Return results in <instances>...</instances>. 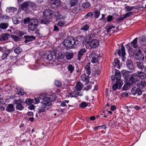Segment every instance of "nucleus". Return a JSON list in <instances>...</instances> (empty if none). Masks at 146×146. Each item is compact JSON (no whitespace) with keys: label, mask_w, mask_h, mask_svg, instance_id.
Instances as JSON below:
<instances>
[{"label":"nucleus","mask_w":146,"mask_h":146,"mask_svg":"<svg viewBox=\"0 0 146 146\" xmlns=\"http://www.w3.org/2000/svg\"><path fill=\"white\" fill-rule=\"evenodd\" d=\"M24 37L25 39L24 42L26 44L33 41L36 38L35 36H32L25 35Z\"/></svg>","instance_id":"13"},{"label":"nucleus","mask_w":146,"mask_h":146,"mask_svg":"<svg viewBox=\"0 0 146 146\" xmlns=\"http://www.w3.org/2000/svg\"><path fill=\"white\" fill-rule=\"evenodd\" d=\"M40 109L39 110L38 113L41 112H43L46 111V110H48V109L47 106H41Z\"/></svg>","instance_id":"34"},{"label":"nucleus","mask_w":146,"mask_h":146,"mask_svg":"<svg viewBox=\"0 0 146 146\" xmlns=\"http://www.w3.org/2000/svg\"><path fill=\"white\" fill-rule=\"evenodd\" d=\"M12 37L15 41H19L20 40V38L15 35H13Z\"/></svg>","instance_id":"61"},{"label":"nucleus","mask_w":146,"mask_h":146,"mask_svg":"<svg viewBox=\"0 0 146 146\" xmlns=\"http://www.w3.org/2000/svg\"><path fill=\"white\" fill-rule=\"evenodd\" d=\"M105 14H102V17L99 20V21H101L100 22L104 25L105 24L106 22V18L105 17Z\"/></svg>","instance_id":"32"},{"label":"nucleus","mask_w":146,"mask_h":146,"mask_svg":"<svg viewBox=\"0 0 146 146\" xmlns=\"http://www.w3.org/2000/svg\"><path fill=\"white\" fill-rule=\"evenodd\" d=\"M6 110L9 112H12L15 111L13 105L12 104H9L7 107Z\"/></svg>","instance_id":"20"},{"label":"nucleus","mask_w":146,"mask_h":146,"mask_svg":"<svg viewBox=\"0 0 146 146\" xmlns=\"http://www.w3.org/2000/svg\"><path fill=\"white\" fill-rule=\"evenodd\" d=\"M15 104L16 105V108L17 110L21 111L23 110L24 107L23 106V103L25 102L20 99L18 100H14Z\"/></svg>","instance_id":"6"},{"label":"nucleus","mask_w":146,"mask_h":146,"mask_svg":"<svg viewBox=\"0 0 146 146\" xmlns=\"http://www.w3.org/2000/svg\"><path fill=\"white\" fill-rule=\"evenodd\" d=\"M66 22L64 21H60L58 22L57 25L59 27H63V26L65 24Z\"/></svg>","instance_id":"50"},{"label":"nucleus","mask_w":146,"mask_h":146,"mask_svg":"<svg viewBox=\"0 0 146 146\" xmlns=\"http://www.w3.org/2000/svg\"><path fill=\"white\" fill-rule=\"evenodd\" d=\"M137 84L139 87V88L141 89H143L146 85V83L143 81H141L140 82L137 83Z\"/></svg>","instance_id":"26"},{"label":"nucleus","mask_w":146,"mask_h":146,"mask_svg":"<svg viewBox=\"0 0 146 146\" xmlns=\"http://www.w3.org/2000/svg\"><path fill=\"white\" fill-rule=\"evenodd\" d=\"M138 68L144 72H146V66H144L143 63L140 62H136Z\"/></svg>","instance_id":"14"},{"label":"nucleus","mask_w":146,"mask_h":146,"mask_svg":"<svg viewBox=\"0 0 146 146\" xmlns=\"http://www.w3.org/2000/svg\"><path fill=\"white\" fill-rule=\"evenodd\" d=\"M119 61L117 59L115 58L114 59L113 62V65L114 67L117 66V68H119Z\"/></svg>","instance_id":"33"},{"label":"nucleus","mask_w":146,"mask_h":146,"mask_svg":"<svg viewBox=\"0 0 146 146\" xmlns=\"http://www.w3.org/2000/svg\"><path fill=\"white\" fill-rule=\"evenodd\" d=\"M137 94L138 96L142 94V91L139 88H137Z\"/></svg>","instance_id":"64"},{"label":"nucleus","mask_w":146,"mask_h":146,"mask_svg":"<svg viewBox=\"0 0 146 146\" xmlns=\"http://www.w3.org/2000/svg\"><path fill=\"white\" fill-rule=\"evenodd\" d=\"M84 68L86 71V73L89 76L91 74V69L90 67V63L87 64L84 66Z\"/></svg>","instance_id":"28"},{"label":"nucleus","mask_w":146,"mask_h":146,"mask_svg":"<svg viewBox=\"0 0 146 146\" xmlns=\"http://www.w3.org/2000/svg\"><path fill=\"white\" fill-rule=\"evenodd\" d=\"M135 7L127 6L125 7V9L127 11H131Z\"/></svg>","instance_id":"53"},{"label":"nucleus","mask_w":146,"mask_h":146,"mask_svg":"<svg viewBox=\"0 0 146 146\" xmlns=\"http://www.w3.org/2000/svg\"><path fill=\"white\" fill-rule=\"evenodd\" d=\"M139 80L137 74H134L131 75L129 78V83L131 85H132V84H135Z\"/></svg>","instance_id":"10"},{"label":"nucleus","mask_w":146,"mask_h":146,"mask_svg":"<svg viewBox=\"0 0 146 146\" xmlns=\"http://www.w3.org/2000/svg\"><path fill=\"white\" fill-rule=\"evenodd\" d=\"M50 96L49 95L44 96L42 95L40 96V99L42 100L41 102V106H49L51 105L52 100Z\"/></svg>","instance_id":"3"},{"label":"nucleus","mask_w":146,"mask_h":146,"mask_svg":"<svg viewBox=\"0 0 146 146\" xmlns=\"http://www.w3.org/2000/svg\"><path fill=\"white\" fill-rule=\"evenodd\" d=\"M51 3L52 5L58 6L60 4V0H51Z\"/></svg>","instance_id":"35"},{"label":"nucleus","mask_w":146,"mask_h":146,"mask_svg":"<svg viewBox=\"0 0 146 146\" xmlns=\"http://www.w3.org/2000/svg\"><path fill=\"white\" fill-rule=\"evenodd\" d=\"M83 87V85L80 82H79L77 83L75 86L76 89L77 91H80Z\"/></svg>","instance_id":"21"},{"label":"nucleus","mask_w":146,"mask_h":146,"mask_svg":"<svg viewBox=\"0 0 146 146\" xmlns=\"http://www.w3.org/2000/svg\"><path fill=\"white\" fill-rule=\"evenodd\" d=\"M22 51V48L20 47H18L14 50L15 52L17 54H19Z\"/></svg>","instance_id":"41"},{"label":"nucleus","mask_w":146,"mask_h":146,"mask_svg":"<svg viewBox=\"0 0 146 146\" xmlns=\"http://www.w3.org/2000/svg\"><path fill=\"white\" fill-rule=\"evenodd\" d=\"M18 94L19 95H23L24 94L23 90V89H20L19 90L17 89Z\"/></svg>","instance_id":"62"},{"label":"nucleus","mask_w":146,"mask_h":146,"mask_svg":"<svg viewBox=\"0 0 146 146\" xmlns=\"http://www.w3.org/2000/svg\"><path fill=\"white\" fill-rule=\"evenodd\" d=\"M39 30L38 29L36 30L35 32V34L36 35V36L37 37H39L40 36V34L39 33Z\"/></svg>","instance_id":"59"},{"label":"nucleus","mask_w":146,"mask_h":146,"mask_svg":"<svg viewBox=\"0 0 146 146\" xmlns=\"http://www.w3.org/2000/svg\"><path fill=\"white\" fill-rule=\"evenodd\" d=\"M11 50H5L4 53L3 55V58H5L7 57L10 53Z\"/></svg>","instance_id":"38"},{"label":"nucleus","mask_w":146,"mask_h":146,"mask_svg":"<svg viewBox=\"0 0 146 146\" xmlns=\"http://www.w3.org/2000/svg\"><path fill=\"white\" fill-rule=\"evenodd\" d=\"M58 57L60 59H63L65 56L64 54L62 52H60L58 54Z\"/></svg>","instance_id":"54"},{"label":"nucleus","mask_w":146,"mask_h":146,"mask_svg":"<svg viewBox=\"0 0 146 146\" xmlns=\"http://www.w3.org/2000/svg\"><path fill=\"white\" fill-rule=\"evenodd\" d=\"M113 20V17L112 16L109 15L107 17V21L108 22H110Z\"/></svg>","instance_id":"58"},{"label":"nucleus","mask_w":146,"mask_h":146,"mask_svg":"<svg viewBox=\"0 0 146 146\" xmlns=\"http://www.w3.org/2000/svg\"><path fill=\"white\" fill-rule=\"evenodd\" d=\"M67 68L68 70V72L70 74L72 73L74 70V66L70 64L68 65Z\"/></svg>","instance_id":"22"},{"label":"nucleus","mask_w":146,"mask_h":146,"mask_svg":"<svg viewBox=\"0 0 146 146\" xmlns=\"http://www.w3.org/2000/svg\"><path fill=\"white\" fill-rule=\"evenodd\" d=\"M118 55L121 56L122 55V59L123 61H124L125 60V50L124 47L123 46V45L121 44V49H119L117 52Z\"/></svg>","instance_id":"9"},{"label":"nucleus","mask_w":146,"mask_h":146,"mask_svg":"<svg viewBox=\"0 0 146 146\" xmlns=\"http://www.w3.org/2000/svg\"><path fill=\"white\" fill-rule=\"evenodd\" d=\"M79 93L75 90L69 93L70 97L76 98L79 96Z\"/></svg>","instance_id":"29"},{"label":"nucleus","mask_w":146,"mask_h":146,"mask_svg":"<svg viewBox=\"0 0 146 146\" xmlns=\"http://www.w3.org/2000/svg\"><path fill=\"white\" fill-rule=\"evenodd\" d=\"M54 84L58 87H61L62 84L61 82L60 81L55 80L54 82Z\"/></svg>","instance_id":"46"},{"label":"nucleus","mask_w":146,"mask_h":146,"mask_svg":"<svg viewBox=\"0 0 146 146\" xmlns=\"http://www.w3.org/2000/svg\"><path fill=\"white\" fill-rule=\"evenodd\" d=\"M56 55L54 52H52L47 55L46 59L49 61L53 60L56 58Z\"/></svg>","instance_id":"15"},{"label":"nucleus","mask_w":146,"mask_h":146,"mask_svg":"<svg viewBox=\"0 0 146 146\" xmlns=\"http://www.w3.org/2000/svg\"><path fill=\"white\" fill-rule=\"evenodd\" d=\"M99 43L98 40L96 39H93L89 43L90 46L93 48H95L98 47Z\"/></svg>","instance_id":"11"},{"label":"nucleus","mask_w":146,"mask_h":146,"mask_svg":"<svg viewBox=\"0 0 146 146\" xmlns=\"http://www.w3.org/2000/svg\"><path fill=\"white\" fill-rule=\"evenodd\" d=\"M90 2H85L83 3L82 4V7L84 8H88L90 6Z\"/></svg>","instance_id":"39"},{"label":"nucleus","mask_w":146,"mask_h":146,"mask_svg":"<svg viewBox=\"0 0 146 146\" xmlns=\"http://www.w3.org/2000/svg\"><path fill=\"white\" fill-rule=\"evenodd\" d=\"M100 12L98 10H96L94 12V17L95 18H98L100 15Z\"/></svg>","instance_id":"52"},{"label":"nucleus","mask_w":146,"mask_h":146,"mask_svg":"<svg viewBox=\"0 0 146 146\" xmlns=\"http://www.w3.org/2000/svg\"><path fill=\"white\" fill-rule=\"evenodd\" d=\"M114 76V78L113 80L111 78L112 80H115V79L116 80V81H117L119 84V87H121L123 85V82L121 79V75L120 71L117 70H115Z\"/></svg>","instance_id":"5"},{"label":"nucleus","mask_w":146,"mask_h":146,"mask_svg":"<svg viewBox=\"0 0 146 146\" xmlns=\"http://www.w3.org/2000/svg\"><path fill=\"white\" fill-rule=\"evenodd\" d=\"M129 44H131L130 43H128V44L125 45L126 47L127 48L129 52H131V53H133V49L131 48Z\"/></svg>","instance_id":"49"},{"label":"nucleus","mask_w":146,"mask_h":146,"mask_svg":"<svg viewBox=\"0 0 146 146\" xmlns=\"http://www.w3.org/2000/svg\"><path fill=\"white\" fill-rule=\"evenodd\" d=\"M79 106L82 108L87 107L88 106L86 102H82L80 104Z\"/></svg>","instance_id":"56"},{"label":"nucleus","mask_w":146,"mask_h":146,"mask_svg":"<svg viewBox=\"0 0 146 146\" xmlns=\"http://www.w3.org/2000/svg\"><path fill=\"white\" fill-rule=\"evenodd\" d=\"M78 3V0H71L70 2V6L71 7L76 6Z\"/></svg>","instance_id":"37"},{"label":"nucleus","mask_w":146,"mask_h":146,"mask_svg":"<svg viewBox=\"0 0 146 146\" xmlns=\"http://www.w3.org/2000/svg\"><path fill=\"white\" fill-rule=\"evenodd\" d=\"M133 12L131 11H129L125 14H124L125 18L129 17L133 15Z\"/></svg>","instance_id":"55"},{"label":"nucleus","mask_w":146,"mask_h":146,"mask_svg":"<svg viewBox=\"0 0 146 146\" xmlns=\"http://www.w3.org/2000/svg\"><path fill=\"white\" fill-rule=\"evenodd\" d=\"M115 27L113 25H109L106 27V31L107 33H109L112 28H115Z\"/></svg>","instance_id":"44"},{"label":"nucleus","mask_w":146,"mask_h":146,"mask_svg":"<svg viewBox=\"0 0 146 146\" xmlns=\"http://www.w3.org/2000/svg\"><path fill=\"white\" fill-rule=\"evenodd\" d=\"M131 44H132V46L136 48L138 47V44H137V38H135L134 40L131 42Z\"/></svg>","instance_id":"30"},{"label":"nucleus","mask_w":146,"mask_h":146,"mask_svg":"<svg viewBox=\"0 0 146 146\" xmlns=\"http://www.w3.org/2000/svg\"><path fill=\"white\" fill-rule=\"evenodd\" d=\"M55 15L56 19H64L66 18L65 16L62 15V14H60V13L58 12H57L55 14Z\"/></svg>","instance_id":"25"},{"label":"nucleus","mask_w":146,"mask_h":146,"mask_svg":"<svg viewBox=\"0 0 146 146\" xmlns=\"http://www.w3.org/2000/svg\"><path fill=\"white\" fill-rule=\"evenodd\" d=\"M31 21V19L29 17H27L26 19H24L23 23L25 24H27L28 23L29 25V23Z\"/></svg>","instance_id":"51"},{"label":"nucleus","mask_w":146,"mask_h":146,"mask_svg":"<svg viewBox=\"0 0 146 146\" xmlns=\"http://www.w3.org/2000/svg\"><path fill=\"white\" fill-rule=\"evenodd\" d=\"M43 15L44 17L50 19L52 18L54 16L53 11L51 10L47 9H45L43 12Z\"/></svg>","instance_id":"7"},{"label":"nucleus","mask_w":146,"mask_h":146,"mask_svg":"<svg viewBox=\"0 0 146 146\" xmlns=\"http://www.w3.org/2000/svg\"><path fill=\"white\" fill-rule=\"evenodd\" d=\"M65 57L68 60L71 59L74 56V54L72 52H67L65 54Z\"/></svg>","instance_id":"27"},{"label":"nucleus","mask_w":146,"mask_h":146,"mask_svg":"<svg viewBox=\"0 0 146 146\" xmlns=\"http://www.w3.org/2000/svg\"><path fill=\"white\" fill-rule=\"evenodd\" d=\"M87 52V49L85 48H81L78 51V59L80 60L82 57Z\"/></svg>","instance_id":"12"},{"label":"nucleus","mask_w":146,"mask_h":146,"mask_svg":"<svg viewBox=\"0 0 146 146\" xmlns=\"http://www.w3.org/2000/svg\"><path fill=\"white\" fill-rule=\"evenodd\" d=\"M33 100L27 99L25 102L27 104H29L32 103L33 102Z\"/></svg>","instance_id":"63"},{"label":"nucleus","mask_w":146,"mask_h":146,"mask_svg":"<svg viewBox=\"0 0 146 146\" xmlns=\"http://www.w3.org/2000/svg\"><path fill=\"white\" fill-rule=\"evenodd\" d=\"M9 12L12 13H14L16 12L17 10V8L15 7H9L7 8Z\"/></svg>","instance_id":"45"},{"label":"nucleus","mask_w":146,"mask_h":146,"mask_svg":"<svg viewBox=\"0 0 146 146\" xmlns=\"http://www.w3.org/2000/svg\"><path fill=\"white\" fill-rule=\"evenodd\" d=\"M115 82V83L113 84L112 86L113 90L114 91H115L117 90L118 87H119V88H121L119 87L118 82H117V81H116Z\"/></svg>","instance_id":"43"},{"label":"nucleus","mask_w":146,"mask_h":146,"mask_svg":"<svg viewBox=\"0 0 146 146\" xmlns=\"http://www.w3.org/2000/svg\"><path fill=\"white\" fill-rule=\"evenodd\" d=\"M123 76L125 78L127 77L128 76V72L125 70H123L121 72Z\"/></svg>","instance_id":"48"},{"label":"nucleus","mask_w":146,"mask_h":146,"mask_svg":"<svg viewBox=\"0 0 146 146\" xmlns=\"http://www.w3.org/2000/svg\"><path fill=\"white\" fill-rule=\"evenodd\" d=\"M127 66L128 68L130 70H133L134 69V67L133 66L132 62L129 60H127Z\"/></svg>","instance_id":"17"},{"label":"nucleus","mask_w":146,"mask_h":146,"mask_svg":"<svg viewBox=\"0 0 146 146\" xmlns=\"http://www.w3.org/2000/svg\"><path fill=\"white\" fill-rule=\"evenodd\" d=\"M135 58L139 60H143L144 59V56L142 54L141 50L139 49L135 53Z\"/></svg>","instance_id":"8"},{"label":"nucleus","mask_w":146,"mask_h":146,"mask_svg":"<svg viewBox=\"0 0 146 146\" xmlns=\"http://www.w3.org/2000/svg\"><path fill=\"white\" fill-rule=\"evenodd\" d=\"M38 21L36 19L32 18L31 19V21L29 23V28L32 31L35 30L38 27Z\"/></svg>","instance_id":"4"},{"label":"nucleus","mask_w":146,"mask_h":146,"mask_svg":"<svg viewBox=\"0 0 146 146\" xmlns=\"http://www.w3.org/2000/svg\"><path fill=\"white\" fill-rule=\"evenodd\" d=\"M49 19H48L45 17H42L40 19V22L41 23L47 24L50 22Z\"/></svg>","instance_id":"23"},{"label":"nucleus","mask_w":146,"mask_h":146,"mask_svg":"<svg viewBox=\"0 0 146 146\" xmlns=\"http://www.w3.org/2000/svg\"><path fill=\"white\" fill-rule=\"evenodd\" d=\"M76 40L75 39L71 36H68L67 39L64 41V45L67 47L72 48L74 47L75 44L76 45L77 43L75 44Z\"/></svg>","instance_id":"2"},{"label":"nucleus","mask_w":146,"mask_h":146,"mask_svg":"<svg viewBox=\"0 0 146 146\" xmlns=\"http://www.w3.org/2000/svg\"><path fill=\"white\" fill-rule=\"evenodd\" d=\"M98 59L96 56H94L92 58L91 62L93 63H95L98 62Z\"/></svg>","instance_id":"57"},{"label":"nucleus","mask_w":146,"mask_h":146,"mask_svg":"<svg viewBox=\"0 0 146 146\" xmlns=\"http://www.w3.org/2000/svg\"><path fill=\"white\" fill-rule=\"evenodd\" d=\"M137 72L139 78L141 79H143L145 78L146 75L143 72L137 71Z\"/></svg>","instance_id":"24"},{"label":"nucleus","mask_w":146,"mask_h":146,"mask_svg":"<svg viewBox=\"0 0 146 146\" xmlns=\"http://www.w3.org/2000/svg\"><path fill=\"white\" fill-rule=\"evenodd\" d=\"M8 24L7 23H2L0 24V27L2 29H6L8 27Z\"/></svg>","instance_id":"36"},{"label":"nucleus","mask_w":146,"mask_h":146,"mask_svg":"<svg viewBox=\"0 0 146 146\" xmlns=\"http://www.w3.org/2000/svg\"><path fill=\"white\" fill-rule=\"evenodd\" d=\"M89 28V26L87 24H85L84 25H83L80 28V30L84 32H86L88 30Z\"/></svg>","instance_id":"31"},{"label":"nucleus","mask_w":146,"mask_h":146,"mask_svg":"<svg viewBox=\"0 0 146 146\" xmlns=\"http://www.w3.org/2000/svg\"><path fill=\"white\" fill-rule=\"evenodd\" d=\"M52 64L54 66H58V67H59V66H61L60 64V62L58 60H55L53 61Z\"/></svg>","instance_id":"40"},{"label":"nucleus","mask_w":146,"mask_h":146,"mask_svg":"<svg viewBox=\"0 0 146 146\" xmlns=\"http://www.w3.org/2000/svg\"><path fill=\"white\" fill-rule=\"evenodd\" d=\"M93 14L91 12H90L87 13L85 16V19H88V17H92L93 16Z\"/></svg>","instance_id":"60"},{"label":"nucleus","mask_w":146,"mask_h":146,"mask_svg":"<svg viewBox=\"0 0 146 146\" xmlns=\"http://www.w3.org/2000/svg\"><path fill=\"white\" fill-rule=\"evenodd\" d=\"M12 21L14 24H18L20 23L19 20L15 17H13L12 19Z\"/></svg>","instance_id":"47"},{"label":"nucleus","mask_w":146,"mask_h":146,"mask_svg":"<svg viewBox=\"0 0 146 146\" xmlns=\"http://www.w3.org/2000/svg\"><path fill=\"white\" fill-rule=\"evenodd\" d=\"M90 78L89 76L88 75V76H86L85 74H82L81 76V80L83 81L86 82V84H88L89 82V79Z\"/></svg>","instance_id":"18"},{"label":"nucleus","mask_w":146,"mask_h":146,"mask_svg":"<svg viewBox=\"0 0 146 146\" xmlns=\"http://www.w3.org/2000/svg\"><path fill=\"white\" fill-rule=\"evenodd\" d=\"M131 85L129 82V84L128 83H126L123 87V90H127L130 87Z\"/></svg>","instance_id":"42"},{"label":"nucleus","mask_w":146,"mask_h":146,"mask_svg":"<svg viewBox=\"0 0 146 146\" xmlns=\"http://www.w3.org/2000/svg\"><path fill=\"white\" fill-rule=\"evenodd\" d=\"M84 38L83 36H78L77 37L76 42H77L78 44H81L84 42Z\"/></svg>","instance_id":"19"},{"label":"nucleus","mask_w":146,"mask_h":146,"mask_svg":"<svg viewBox=\"0 0 146 146\" xmlns=\"http://www.w3.org/2000/svg\"><path fill=\"white\" fill-rule=\"evenodd\" d=\"M20 7L22 10L29 13L32 11V10L35 11L36 8V5L34 3L30 1H25L21 5Z\"/></svg>","instance_id":"1"},{"label":"nucleus","mask_w":146,"mask_h":146,"mask_svg":"<svg viewBox=\"0 0 146 146\" xmlns=\"http://www.w3.org/2000/svg\"><path fill=\"white\" fill-rule=\"evenodd\" d=\"M10 38V35L7 33L2 34L0 36V40L6 41L7 40Z\"/></svg>","instance_id":"16"}]
</instances>
